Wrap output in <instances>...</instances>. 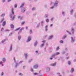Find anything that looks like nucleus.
I'll list each match as a JSON object with an SVG mask.
<instances>
[{
	"label": "nucleus",
	"mask_w": 76,
	"mask_h": 76,
	"mask_svg": "<svg viewBox=\"0 0 76 76\" xmlns=\"http://www.w3.org/2000/svg\"><path fill=\"white\" fill-rule=\"evenodd\" d=\"M15 13H14V9L13 8H12L11 9V13L10 14V17L11 18L12 20H14L16 15H14Z\"/></svg>",
	"instance_id": "f257e3e1"
},
{
	"label": "nucleus",
	"mask_w": 76,
	"mask_h": 76,
	"mask_svg": "<svg viewBox=\"0 0 76 76\" xmlns=\"http://www.w3.org/2000/svg\"><path fill=\"white\" fill-rule=\"evenodd\" d=\"M13 60L15 63V67H18V66H19V64H21V63H22V62L23 61H20L19 63H18V62H17L16 63V59L15 58H13Z\"/></svg>",
	"instance_id": "f03ea898"
},
{
	"label": "nucleus",
	"mask_w": 76,
	"mask_h": 76,
	"mask_svg": "<svg viewBox=\"0 0 76 76\" xmlns=\"http://www.w3.org/2000/svg\"><path fill=\"white\" fill-rule=\"evenodd\" d=\"M58 6V1L57 0H56L54 4V6L51 7V9H53L54 7H57Z\"/></svg>",
	"instance_id": "7ed1b4c3"
},
{
	"label": "nucleus",
	"mask_w": 76,
	"mask_h": 76,
	"mask_svg": "<svg viewBox=\"0 0 76 76\" xmlns=\"http://www.w3.org/2000/svg\"><path fill=\"white\" fill-rule=\"evenodd\" d=\"M60 54V53H59V52H57L56 53H54V54H53V55H52L51 56V57H55V56H57V55H59V54Z\"/></svg>",
	"instance_id": "20e7f679"
},
{
	"label": "nucleus",
	"mask_w": 76,
	"mask_h": 76,
	"mask_svg": "<svg viewBox=\"0 0 76 76\" xmlns=\"http://www.w3.org/2000/svg\"><path fill=\"white\" fill-rule=\"evenodd\" d=\"M19 29H20V31H22L24 30V28L22 27V28H21L20 27H19L15 29V31H18V30H19Z\"/></svg>",
	"instance_id": "39448f33"
},
{
	"label": "nucleus",
	"mask_w": 76,
	"mask_h": 76,
	"mask_svg": "<svg viewBox=\"0 0 76 76\" xmlns=\"http://www.w3.org/2000/svg\"><path fill=\"white\" fill-rule=\"evenodd\" d=\"M12 50H13V46L12 45H11L9 47L8 51L9 52H10V51H12Z\"/></svg>",
	"instance_id": "423d86ee"
},
{
	"label": "nucleus",
	"mask_w": 76,
	"mask_h": 76,
	"mask_svg": "<svg viewBox=\"0 0 76 76\" xmlns=\"http://www.w3.org/2000/svg\"><path fill=\"white\" fill-rule=\"evenodd\" d=\"M31 36H28V38L27 40H26V42H30L31 41Z\"/></svg>",
	"instance_id": "0eeeda50"
},
{
	"label": "nucleus",
	"mask_w": 76,
	"mask_h": 76,
	"mask_svg": "<svg viewBox=\"0 0 76 76\" xmlns=\"http://www.w3.org/2000/svg\"><path fill=\"white\" fill-rule=\"evenodd\" d=\"M38 68V64H35L33 66V68L35 69H37Z\"/></svg>",
	"instance_id": "6e6552de"
},
{
	"label": "nucleus",
	"mask_w": 76,
	"mask_h": 76,
	"mask_svg": "<svg viewBox=\"0 0 76 76\" xmlns=\"http://www.w3.org/2000/svg\"><path fill=\"white\" fill-rule=\"evenodd\" d=\"M56 64H57V63L55 62L54 63L51 64L50 66H56Z\"/></svg>",
	"instance_id": "1a4fd4ad"
},
{
	"label": "nucleus",
	"mask_w": 76,
	"mask_h": 76,
	"mask_svg": "<svg viewBox=\"0 0 76 76\" xmlns=\"http://www.w3.org/2000/svg\"><path fill=\"white\" fill-rule=\"evenodd\" d=\"M71 42H74L75 41V39L74 38H73V37H71Z\"/></svg>",
	"instance_id": "9d476101"
},
{
	"label": "nucleus",
	"mask_w": 76,
	"mask_h": 76,
	"mask_svg": "<svg viewBox=\"0 0 76 76\" xmlns=\"http://www.w3.org/2000/svg\"><path fill=\"white\" fill-rule=\"evenodd\" d=\"M71 31L72 32V34H74V32H75V31L74 30V28H73L72 27V28H71Z\"/></svg>",
	"instance_id": "9b49d317"
},
{
	"label": "nucleus",
	"mask_w": 76,
	"mask_h": 76,
	"mask_svg": "<svg viewBox=\"0 0 76 76\" xmlns=\"http://www.w3.org/2000/svg\"><path fill=\"white\" fill-rule=\"evenodd\" d=\"M50 71V68L49 67H47L46 68V72H48Z\"/></svg>",
	"instance_id": "f8f14e48"
},
{
	"label": "nucleus",
	"mask_w": 76,
	"mask_h": 76,
	"mask_svg": "<svg viewBox=\"0 0 76 76\" xmlns=\"http://www.w3.org/2000/svg\"><path fill=\"white\" fill-rule=\"evenodd\" d=\"M45 30L46 32H47V31H48V26L47 25L45 26Z\"/></svg>",
	"instance_id": "ddd939ff"
},
{
	"label": "nucleus",
	"mask_w": 76,
	"mask_h": 76,
	"mask_svg": "<svg viewBox=\"0 0 76 76\" xmlns=\"http://www.w3.org/2000/svg\"><path fill=\"white\" fill-rule=\"evenodd\" d=\"M26 10V9H25V8H22L21 10V12L23 13V12H25Z\"/></svg>",
	"instance_id": "4468645a"
},
{
	"label": "nucleus",
	"mask_w": 76,
	"mask_h": 76,
	"mask_svg": "<svg viewBox=\"0 0 76 76\" xmlns=\"http://www.w3.org/2000/svg\"><path fill=\"white\" fill-rule=\"evenodd\" d=\"M24 5H25V3H22L20 6V7L21 8H22V7H23L24 6Z\"/></svg>",
	"instance_id": "2eb2a0df"
},
{
	"label": "nucleus",
	"mask_w": 76,
	"mask_h": 76,
	"mask_svg": "<svg viewBox=\"0 0 76 76\" xmlns=\"http://www.w3.org/2000/svg\"><path fill=\"white\" fill-rule=\"evenodd\" d=\"M6 24V21H4V22L2 23V26H4V25Z\"/></svg>",
	"instance_id": "dca6fc26"
},
{
	"label": "nucleus",
	"mask_w": 76,
	"mask_h": 76,
	"mask_svg": "<svg viewBox=\"0 0 76 76\" xmlns=\"http://www.w3.org/2000/svg\"><path fill=\"white\" fill-rule=\"evenodd\" d=\"M0 65L1 66H4V64H3V61H0Z\"/></svg>",
	"instance_id": "f3484780"
},
{
	"label": "nucleus",
	"mask_w": 76,
	"mask_h": 76,
	"mask_svg": "<svg viewBox=\"0 0 76 76\" xmlns=\"http://www.w3.org/2000/svg\"><path fill=\"white\" fill-rule=\"evenodd\" d=\"M66 38H67V35L66 34H65L64 35L63 37H62V39H65Z\"/></svg>",
	"instance_id": "a211bd4d"
},
{
	"label": "nucleus",
	"mask_w": 76,
	"mask_h": 76,
	"mask_svg": "<svg viewBox=\"0 0 76 76\" xmlns=\"http://www.w3.org/2000/svg\"><path fill=\"white\" fill-rule=\"evenodd\" d=\"M53 38V35H51L49 37L48 39H52Z\"/></svg>",
	"instance_id": "6ab92c4d"
},
{
	"label": "nucleus",
	"mask_w": 76,
	"mask_h": 76,
	"mask_svg": "<svg viewBox=\"0 0 76 76\" xmlns=\"http://www.w3.org/2000/svg\"><path fill=\"white\" fill-rule=\"evenodd\" d=\"M35 53L37 55H39V53L38 51H36Z\"/></svg>",
	"instance_id": "aec40b11"
},
{
	"label": "nucleus",
	"mask_w": 76,
	"mask_h": 76,
	"mask_svg": "<svg viewBox=\"0 0 76 76\" xmlns=\"http://www.w3.org/2000/svg\"><path fill=\"white\" fill-rule=\"evenodd\" d=\"M2 61L4 62H5L6 61V59L5 58H4L2 59Z\"/></svg>",
	"instance_id": "412c9836"
},
{
	"label": "nucleus",
	"mask_w": 76,
	"mask_h": 76,
	"mask_svg": "<svg viewBox=\"0 0 76 76\" xmlns=\"http://www.w3.org/2000/svg\"><path fill=\"white\" fill-rule=\"evenodd\" d=\"M18 19H19L20 20H22L23 19V17L20 16H19L18 17Z\"/></svg>",
	"instance_id": "4be33fe9"
},
{
	"label": "nucleus",
	"mask_w": 76,
	"mask_h": 76,
	"mask_svg": "<svg viewBox=\"0 0 76 76\" xmlns=\"http://www.w3.org/2000/svg\"><path fill=\"white\" fill-rule=\"evenodd\" d=\"M37 44H38V42H37V41H36L35 42H34V46H35V47H36Z\"/></svg>",
	"instance_id": "5701e85b"
},
{
	"label": "nucleus",
	"mask_w": 76,
	"mask_h": 76,
	"mask_svg": "<svg viewBox=\"0 0 76 76\" xmlns=\"http://www.w3.org/2000/svg\"><path fill=\"white\" fill-rule=\"evenodd\" d=\"M41 23L42 26H43V25H44V21H42Z\"/></svg>",
	"instance_id": "b1692460"
},
{
	"label": "nucleus",
	"mask_w": 76,
	"mask_h": 76,
	"mask_svg": "<svg viewBox=\"0 0 76 76\" xmlns=\"http://www.w3.org/2000/svg\"><path fill=\"white\" fill-rule=\"evenodd\" d=\"M21 39V35H19L18 36V40H20V39Z\"/></svg>",
	"instance_id": "393cba45"
},
{
	"label": "nucleus",
	"mask_w": 76,
	"mask_h": 76,
	"mask_svg": "<svg viewBox=\"0 0 76 76\" xmlns=\"http://www.w3.org/2000/svg\"><path fill=\"white\" fill-rule=\"evenodd\" d=\"M24 55H25V57L26 59L27 58V57H28V54L25 53L24 54Z\"/></svg>",
	"instance_id": "a878e982"
},
{
	"label": "nucleus",
	"mask_w": 76,
	"mask_h": 76,
	"mask_svg": "<svg viewBox=\"0 0 76 76\" xmlns=\"http://www.w3.org/2000/svg\"><path fill=\"white\" fill-rule=\"evenodd\" d=\"M6 40H7V39H4L3 40L1 41V43H4V42H5V41H6Z\"/></svg>",
	"instance_id": "bb28decb"
},
{
	"label": "nucleus",
	"mask_w": 76,
	"mask_h": 76,
	"mask_svg": "<svg viewBox=\"0 0 76 76\" xmlns=\"http://www.w3.org/2000/svg\"><path fill=\"white\" fill-rule=\"evenodd\" d=\"M74 12V10H72L70 11V13L71 15H72L73 14V13Z\"/></svg>",
	"instance_id": "cd10ccee"
},
{
	"label": "nucleus",
	"mask_w": 76,
	"mask_h": 76,
	"mask_svg": "<svg viewBox=\"0 0 76 76\" xmlns=\"http://www.w3.org/2000/svg\"><path fill=\"white\" fill-rule=\"evenodd\" d=\"M48 14H45V18H48Z\"/></svg>",
	"instance_id": "c85d7f7f"
},
{
	"label": "nucleus",
	"mask_w": 76,
	"mask_h": 76,
	"mask_svg": "<svg viewBox=\"0 0 76 76\" xmlns=\"http://www.w3.org/2000/svg\"><path fill=\"white\" fill-rule=\"evenodd\" d=\"M40 23H39L37 24V26H36V28H39V26H40Z\"/></svg>",
	"instance_id": "c756f323"
},
{
	"label": "nucleus",
	"mask_w": 76,
	"mask_h": 76,
	"mask_svg": "<svg viewBox=\"0 0 76 76\" xmlns=\"http://www.w3.org/2000/svg\"><path fill=\"white\" fill-rule=\"evenodd\" d=\"M74 72V69L72 68L70 71L71 73H73Z\"/></svg>",
	"instance_id": "7c9ffc66"
},
{
	"label": "nucleus",
	"mask_w": 76,
	"mask_h": 76,
	"mask_svg": "<svg viewBox=\"0 0 76 76\" xmlns=\"http://www.w3.org/2000/svg\"><path fill=\"white\" fill-rule=\"evenodd\" d=\"M36 9V8L35 7H33L32 8V10L34 11V10H35Z\"/></svg>",
	"instance_id": "2f4dec72"
},
{
	"label": "nucleus",
	"mask_w": 76,
	"mask_h": 76,
	"mask_svg": "<svg viewBox=\"0 0 76 76\" xmlns=\"http://www.w3.org/2000/svg\"><path fill=\"white\" fill-rule=\"evenodd\" d=\"M4 16H5V14H2L1 15V17H4Z\"/></svg>",
	"instance_id": "473e14b6"
},
{
	"label": "nucleus",
	"mask_w": 76,
	"mask_h": 76,
	"mask_svg": "<svg viewBox=\"0 0 76 76\" xmlns=\"http://www.w3.org/2000/svg\"><path fill=\"white\" fill-rule=\"evenodd\" d=\"M45 21L46 22H49V19H45Z\"/></svg>",
	"instance_id": "72a5a7b5"
},
{
	"label": "nucleus",
	"mask_w": 76,
	"mask_h": 76,
	"mask_svg": "<svg viewBox=\"0 0 76 76\" xmlns=\"http://www.w3.org/2000/svg\"><path fill=\"white\" fill-rule=\"evenodd\" d=\"M44 45H45V44L44 43H43L42 44H41L40 45V46L41 47H43V46H44Z\"/></svg>",
	"instance_id": "f704fd0d"
},
{
	"label": "nucleus",
	"mask_w": 76,
	"mask_h": 76,
	"mask_svg": "<svg viewBox=\"0 0 76 76\" xmlns=\"http://www.w3.org/2000/svg\"><path fill=\"white\" fill-rule=\"evenodd\" d=\"M20 76H23V74L21 73H19L18 74Z\"/></svg>",
	"instance_id": "c9c22d12"
},
{
	"label": "nucleus",
	"mask_w": 76,
	"mask_h": 76,
	"mask_svg": "<svg viewBox=\"0 0 76 76\" xmlns=\"http://www.w3.org/2000/svg\"><path fill=\"white\" fill-rule=\"evenodd\" d=\"M10 27L11 28H14V26L13 25V24H11L10 25Z\"/></svg>",
	"instance_id": "e433bc0d"
},
{
	"label": "nucleus",
	"mask_w": 76,
	"mask_h": 76,
	"mask_svg": "<svg viewBox=\"0 0 76 76\" xmlns=\"http://www.w3.org/2000/svg\"><path fill=\"white\" fill-rule=\"evenodd\" d=\"M4 18H3L0 21L1 23V22H3V21H4Z\"/></svg>",
	"instance_id": "4c0bfd02"
},
{
	"label": "nucleus",
	"mask_w": 76,
	"mask_h": 76,
	"mask_svg": "<svg viewBox=\"0 0 76 76\" xmlns=\"http://www.w3.org/2000/svg\"><path fill=\"white\" fill-rule=\"evenodd\" d=\"M35 76L36 75H38V73H35L33 74Z\"/></svg>",
	"instance_id": "58836bf2"
},
{
	"label": "nucleus",
	"mask_w": 76,
	"mask_h": 76,
	"mask_svg": "<svg viewBox=\"0 0 76 76\" xmlns=\"http://www.w3.org/2000/svg\"><path fill=\"white\" fill-rule=\"evenodd\" d=\"M66 32H68V34H69V35H72V33H71V32H70L67 31H66Z\"/></svg>",
	"instance_id": "ea45409f"
},
{
	"label": "nucleus",
	"mask_w": 76,
	"mask_h": 76,
	"mask_svg": "<svg viewBox=\"0 0 76 76\" xmlns=\"http://www.w3.org/2000/svg\"><path fill=\"white\" fill-rule=\"evenodd\" d=\"M14 7L15 8H17V4H14Z\"/></svg>",
	"instance_id": "a19ab883"
},
{
	"label": "nucleus",
	"mask_w": 76,
	"mask_h": 76,
	"mask_svg": "<svg viewBox=\"0 0 76 76\" xmlns=\"http://www.w3.org/2000/svg\"><path fill=\"white\" fill-rule=\"evenodd\" d=\"M68 63L69 65H70L71 64V62H70V61H68Z\"/></svg>",
	"instance_id": "79ce46f5"
},
{
	"label": "nucleus",
	"mask_w": 76,
	"mask_h": 76,
	"mask_svg": "<svg viewBox=\"0 0 76 76\" xmlns=\"http://www.w3.org/2000/svg\"><path fill=\"white\" fill-rule=\"evenodd\" d=\"M29 33H30V34H32V30H30Z\"/></svg>",
	"instance_id": "37998d69"
},
{
	"label": "nucleus",
	"mask_w": 76,
	"mask_h": 76,
	"mask_svg": "<svg viewBox=\"0 0 76 76\" xmlns=\"http://www.w3.org/2000/svg\"><path fill=\"white\" fill-rule=\"evenodd\" d=\"M31 61H32V59H31L29 60L28 63H30V62H31Z\"/></svg>",
	"instance_id": "c03bdc74"
},
{
	"label": "nucleus",
	"mask_w": 76,
	"mask_h": 76,
	"mask_svg": "<svg viewBox=\"0 0 76 76\" xmlns=\"http://www.w3.org/2000/svg\"><path fill=\"white\" fill-rule=\"evenodd\" d=\"M62 14L63 15V16H64V14H65V12H62Z\"/></svg>",
	"instance_id": "a18cd8bd"
},
{
	"label": "nucleus",
	"mask_w": 76,
	"mask_h": 76,
	"mask_svg": "<svg viewBox=\"0 0 76 76\" xmlns=\"http://www.w3.org/2000/svg\"><path fill=\"white\" fill-rule=\"evenodd\" d=\"M60 42L61 44H63V41L62 40H60Z\"/></svg>",
	"instance_id": "49530a36"
},
{
	"label": "nucleus",
	"mask_w": 76,
	"mask_h": 76,
	"mask_svg": "<svg viewBox=\"0 0 76 76\" xmlns=\"http://www.w3.org/2000/svg\"><path fill=\"white\" fill-rule=\"evenodd\" d=\"M62 53V54H65V53H66V52H65V51H63Z\"/></svg>",
	"instance_id": "de8ad7c7"
},
{
	"label": "nucleus",
	"mask_w": 76,
	"mask_h": 76,
	"mask_svg": "<svg viewBox=\"0 0 76 76\" xmlns=\"http://www.w3.org/2000/svg\"><path fill=\"white\" fill-rule=\"evenodd\" d=\"M60 49V48H59V47H57L56 48V50H58Z\"/></svg>",
	"instance_id": "09e8293b"
},
{
	"label": "nucleus",
	"mask_w": 76,
	"mask_h": 76,
	"mask_svg": "<svg viewBox=\"0 0 76 76\" xmlns=\"http://www.w3.org/2000/svg\"><path fill=\"white\" fill-rule=\"evenodd\" d=\"M9 30L8 29H6L4 31L5 32H9Z\"/></svg>",
	"instance_id": "8fccbe9b"
},
{
	"label": "nucleus",
	"mask_w": 76,
	"mask_h": 76,
	"mask_svg": "<svg viewBox=\"0 0 76 76\" xmlns=\"http://www.w3.org/2000/svg\"><path fill=\"white\" fill-rule=\"evenodd\" d=\"M2 1L3 3H5V2H6V0H2Z\"/></svg>",
	"instance_id": "3c124183"
},
{
	"label": "nucleus",
	"mask_w": 76,
	"mask_h": 76,
	"mask_svg": "<svg viewBox=\"0 0 76 76\" xmlns=\"http://www.w3.org/2000/svg\"><path fill=\"white\" fill-rule=\"evenodd\" d=\"M25 22H23L21 23V25H24V24H25Z\"/></svg>",
	"instance_id": "603ef678"
},
{
	"label": "nucleus",
	"mask_w": 76,
	"mask_h": 76,
	"mask_svg": "<svg viewBox=\"0 0 76 76\" xmlns=\"http://www.w3.org/2000/svg\"><path fill=\"white\" fill-rule=\"evenodd\" d=\"M21 32H22V31H19L18 32V34H20L21 33Z\"/></svg>",
	"instance_id": "864d4df0"
},
{
	"label": "nucleus",
	"mask_w": 76,
	"mask_h": 76,
	"mask_svg": "<svg viewBox=\"0 0 76 76\" xmlns=\"http://www.w3.org/2000/svg\"><path fill=\"white\" fill-rule=\"evenodd\" d=\"M31 71L32 72H34V69H31Z\"/></svg>",
	"instance_id": "5fc2aeb1"
},
{
	"label": "nucleus",
	"mask_w": 76,
	"mask_h": 76,
	"mask_svg": "<svg viewBox=\"0 0 76 76\" xmlns=\"http://www.w3.org/2000/svg\"><path fill=\"white\" fill-rule=\"evenodd\" d=\"M45 42H46L45 40H43V41H42V42H43V43H45Z\"/></svg>",
	"instance_id": "6e6d98bb"
},
{
	"label": "nucleus",
	"mask_w": 76,
	"mask_h": 76,
	"mask_svg": "<svg viewBox=\"0 0 76 76\" xmlns=\"http://www.w3.org/2000/svg\"><path fill=\"white\" fill-rule=\"evenodd\" d=\"M53 24H51L50 25V27H52V26H53Z\"/></svg>",
	"instance_id": "4d7b16f0"
},
{
	"label": "nucleus",
	"mask_w": 76,
	"mask_h": 76,
	"mask_svg": "<svg viewBox=\"0 0 76 76\" xmlns=\"http://www.w3.org/2000/svg\"><path fill=\"white\" fill-rule=\"evenodd\" d=\"M4 30V28H1V31H3Z\"/></svg>",
	"instance_id": "13d9d810"
},
{
	"label": "nucleus",
	"mask_w": 76,
	"mask_h": 76,
	"mask_svg": "<svg viewBox=\"0 0 76 76\" xmlns=\"http://www.w3.org/2000/svg\"><path fill=\"white\" fill-rule=\"evenodd\" d=\"M4 75V72H2L1 74V75L2 76H3V75Z\"/></svg>",
	"instance_id": "bf43d9fd"
},
{
	"label": "nucleus",
	"mask_w": 76,
	"mask_h": 76,
	"mask_svg": "<svg viewBox=\"0 0 76 76\" xmlns=\"http://www.w3.org/2000/svg\"><path fill=\"white\" fill-rule=\"evenodd\" d=\"M65 50L66 51H67V50H68V48H65Z\"/></svg>",
	"instance_id": "052dcab7"
},
{
	"label": "nucleus",
	"mask_w": 76,
	"mask_h": 76,
	"mask_svg": "<svg viewBox=\"0 0 76 76\" xmlns=\"http://www.w3.org/2000/svg\"><path fill=\"white\" fill-rule=\"evenodd\" d=\"M73 61L74 62H76V59H74V60H73Z\"/></svg>",
	"instance_id": "680f3d73"
},
{
	"label": "nucleus",
	"mask_w": 76,
	"mask_h": 76,
	"mask_svg": "<svg viewBox=\"0 0 76 76\" xmlns=\"http://www.w3.org/2000/svg\"><path fill=\"white\" fill-rule=\"evenodd\" d=\"M12 33H11L9 34V36H12Z\"/></svg>",
	"instance_id": "e2e57ef3"
},
{
	"label": "nucleus",
	"mask_w": 76,
	"mask_h": 76,
	"mask_svg": "<svg viewBox=\"0 0 76 76\" xmlns=\"http://www.w3.org/2000/svg\"><path fill=\"white\" fill-rule=\"evenodd\" d=\"M51 58H50V60H53V58H54H54L52 57H51Z\"/></svg>",
	"instance_id": "0e129e2a"
},
{
	"label": "nucleus",
	"mask_w": 76,
	"mask_h": 76,
	"mask_svg": "<svg viewBox=\"0 0 76 76\" xmlns=\"http://www.w3.org/2000/svg\"><path fill=\"white\" fill-rule=\"evenodd\" d=\"M11 0H8L7 1V2H10V1H11Z\"/></svg>",
	"instance_id": "69168bd1"
},
{
	"label": "nucleus",
	"mask_w": 76,
	"mask_h": 76,
	"mask_svg": "<svg viewBox=\"0 0 76 76\" xmlns=\"http://www.w3.org/2000/svg\"><path fill=\"white\" fill-rule=\"evenodd\" d=\"M53 19H54L53 18H51V21H53Z\"/></svg>",
	"instance_id": "338daca9"
},
{
	"label": "nucleus",
	"mask_w": 76,
	"mask_h": 76,
	"mask_svg": "<svg viewBox=\"0 0 76 76\" xmlns=\"http://www.w3.org/2000/svg\"><path fill=\"white\" fill-rule=\"evenodd\" d=\"M47 6L46 5H45V8H47Z\"/></svg>",
	"instance_id": "774afa93"
}]
</instances>
